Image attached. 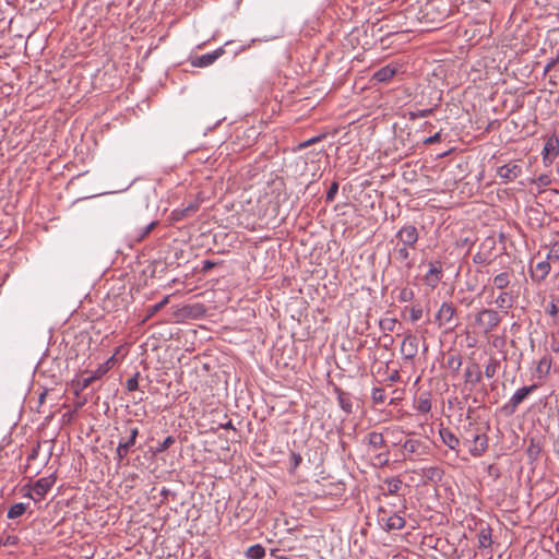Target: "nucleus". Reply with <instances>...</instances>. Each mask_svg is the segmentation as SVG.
<instances>
[{
	"instance_id": "obj_20",
	"label": "nucleus",
	"mask_w": 559,
	"mask_h": 559,
	"mask_svg": "<svg viewBox=\"0 0 559 559\" xmlns=\"http://www.w3.org/2000/svg\"><path fill=\"white\" fill-rule=\"evenodd\" d=\"M552 366V357L549 354L543 355L536 366V373L538 379H545L549 376Z\"/></svg>"
},
{
	"instance_id": "obj_40",
	"label": "nucleus",
	"mask_w": 559,
	"mask_h": 559,
	"mask_svg": "<svg viewBox=\"0 0 559 559\" xmlns=\"http://www.w3.org/2000/svg\"><path fill=\"white\" fill-rule=\"evenodd\" d=\"M176 442L175 437L168 436L163 442L158 444L155 452L160 453L169 449Z\"/></svg>"
},
{
	"instance_id": "obj_63",
	"label": "nucleus",
	"mask_w": 559,
	"mask_h": 559,
	"mask_svg": "<svg viewBox=\"0 0 559 559\" xmlns=\"http://www.w3.org/2000/svg\"><path fill=\"white\" fill-rule=\"evenodd\" d=\"M557 174L559 175V166L557 167Z\"/></svg>"
},
{
	"instance_id": "obj_61",
	"label": "nucleus",
	"mask_w": 559,
	"mask_h": 559,
	"mask_svg": "<svg viewBox=\"0 0 559 559\" xmlns=\"http://www.w3.org/2000/svg\"><path fill=\"white\" fill-rule=\"evenodd\" d=\"M402 510L403 511L406 510V500H405V498H403V500H402Z\"/></svg>"
},
{
	"instance_id": "obj_9",
	"label": "nucleus",
	"mask_w": 559,
	"mask_h": 559,
	"mask_svg": "<svg viewBox=\"0 0 559 559\" xmlns=\"http://www.w3.org/2000/svg\"><path fill=\"white\" fill-rule=\"evenodd\" d=\"M419 341L414 334H407L401 345V354L404 360L413 361L418 353Z\"/></svg>"
},
{
	"instance_id": "obj_11",
	"label": "nucleus",
	"mask_w": 559,
	"mask_h": 559,
	"mask_svg": "<svg viewBox=\"0 0 559 559\" xmlns=\"http://www.w3.org/2000/svg\"><path fill=\"white\" fill-rule=\"evenodd\" d=\"M559 154V139L552 135L546 140L543 148V159L545 164L551 163L552 159Z\"/></svg>"
},
{
	"instance_id": "obj_8",
	"label": "nucleus",
	"mask_w": 559,
	"mask_h": 559,
	"mask_svg": "<svg viewBox=\"0 0 559 559\" xmlns=\"http://www.w3.org/2000/svg\"><path fill=\"white\" fill-rule=\"evenodd\" d=\"M523 174L521 160H511L497 169V175L504 183L514 181Z\"/></svg>"
},
{
	"instance_id": "obj_1",
	"label": "nucleus",
	"mask_w": 559,
	"mask_h": 559,
	"mask_svg": "<svg viewBox=\"0 0 559 559\" xmlns=\"http://www.w3.org/2000/svg\"><path fill=\"white\" fill-rule=\"evenodd\" d=\"M418 240V228L413 224H405L390 240V245L393 246L392 250L390 251V257L394 261L401 263L407 270L413 269L414 259L411 251L416 249Z\"/></svg>"
},
{
	"instance_id": "obj_27",
	"label": "nucleus",
	"mask_w": 559,
	"mask_h": 559,
	"mask_svg": "<svg viewBox=\"0 0 559 559\" xmlns=\"http://www.w3.org/2000/svg\"><path fill=\"white\" fill-rule=\"evenodd\" d=\"M491 528L489 525L481 526L478 532V547L479 548H489L492 544L491 539Z\"/></svg>"
},
{
	"instance_id": "obj_56",
	"label": "nucleus",
	"mask_w": 559,
	"mask_h": 559,
	"mask_svg": "<svg viewBox=\"0 0 559 559\" xmlns=\"http://www.w3.org/2000/svg\"><path fill=\"white\" fill-rule=\"evenodd\" d=\"M17 540L19 538L16 536H8L5 542H4V545L5 546H13V545H16L17 544Z\"/></svg>"
},
{
	"instance_id": "obj_38",
	"label": "nucleus",
	"mask_w": 559,
	"mask_h": 559,
	"mask_svg": "<svg viewBox=\"0 0 559 559\" xmlns=\"http://www.w3.org/2000/svg\"><path fill=\"white\" fill-rule=\"evenodd\" d=\"M324 138H325V134H320V135L313 136L311 139H308L298 144V150L307 148V147L322 141Z\"/></svg>"
},
{
	"instance_id": "obj_33",
	"label": "nucleus",
	"mask_w": 559,
	"mask_h": 559,
	"mask_svg": "<svg viewBox=\"0 0 559 559\" xmlns=\"http://www.w3.org/2000/svg\"><path fill=\"white\" fill-rule=\"evenodd\" d=\"M447 366L448 368L452 369L453 371H459L460 367L462 366V358L460 355H450L447 359Z\"/></svg>"
},
{
	"instance_id": "obj_13",
	"label": "nucleus",
	"mask_w": 559,
	"mask_h": 559,
	"mask_svg": "<svg viewBox=\"0 0 559 559\" xmlns=\"http://www.w3.org/2000/svg\"><path fill=\"white\" fill-rule=\"evenodd\" d=\"M442 277V266L439 261L430 262L429 270L425 276L426 283L431 287H436Z\"/></svg>"
},
{
	"instance_id": "obj_41",
	"label": "nucleus",
	"mask_w": 559,
	"mask_h": 559,
	"mask_svg": "<svg viewBox=\"0 0 559 559\" xmlns=\"http://www.w3.org/2000/svg\"><path fill=\"white\" fill-rule=\"evenodd\" d=\"M417 411L420 413H429L431 409V402L429 399H419L416 406Z\"/></svg>"
},
{
	"instance_id": "obj_2",
	"label": "nucleus",
	"mask_w": 559,
	"mask_h": 559,
	"mask_svg": "<svg viewBox=\"0 0 559 559\" xmlns=\"http://www.w3.org/2000/svg\"><path fill=\"white\" fill-rule=\"evenodd\" d=\"M450 5L443 0H426L420 5L417 19L424 23H439L450 13Z\"/></svg>"
},
{
	"instance_id": "obj_29",
	"label": "nucleus",
	"mask_w": 559,
	"mask_h": 559,
	"mask_svg": "<svg viewBox=\"0 0 559 559\" xmlns=\"http://www.w3.org/2000/svg\"><path fill=\"white\" fill-rule=\"evenodd\" d=\"M27 507L28 504L26 503H23V502H19V503H14L9 510H8V514L7 516L9 519H17L20 516H22L26 510H27Z\"/></svg>"
},
{
	"instance_id": "obj_30",
	"label": "nucleus",
	"mask_w": 559,
	"mask_h": 559,
	"mask_svg": "<svg viewBox=\"0 0 559 559\" xmlns=\"http://www.w3.org/2000/svg\"><path fill=\"white\" fill-rule=\"evenodd\" d=\"M246 556L249 559H262L265 556V549L260 544H257L248 548Z\"/></svg>"
},
{
	"instance_id": "obj_35",
	"label": "nucleus",
	"mask_w": 559,
	"mask_h": 559,
	"mask_svg": "<svg viewBox=\"0 0 559 559\" xmlns=\"http://www.w3.org/2000/svg\"><path fill=\"white\" fill-rule=\"evenodd\" d=\"M413 298H414V292L409 287L402 288L397 296V300L400 302H408V301L413 300Z\"/></svg>"
},
{
	"instance_id": "obj_32",
	"label": "nucleus",
	"mask_w": 559,
	"mask_h": 559,
	"mask_svg": "<svg viewBox=\"0 0 559 559\" xmlns=\"http://www.w3.org/2000/svg\"><path fill=\"white\" fill-rule=\"evenodd\" d=\"M169 301V296L164 297L159 302L150 306L147 308V317H153L155 313H157L159 310H162Z\"/></svg>"
},
{
	"instance_id": "obj_19",
	"label": "nucleus",
	"mask_w": 559,
	"mask_h": 559,
	"mask_svg": "<svg viewBox=\"0 0 559 559\" xmlns=\"http://www.w3.org/2000/svg\"><path fill=\"white\" fill-rule=\"evenodd\" d=\"M200 204H201L200 200L195 199V200L189 202L185 207L175 210L173 212V215L176 219H182V218L190 217L192 214H194L199 210Z\"/></svg>"
},
{
	"instance_id": "obj_36",
	"label": "nucleus",
	"mask_w": 559,
	"mask_h": 559,
	"mask_svg": "<svg viewBox=\"0 0 559 559\" xmlns=\"http://www.w3.org/2000/svg\"><path fill=\"white\" fill-rule=\"evenodd\" d=\"M129 432H130V435H129L128 439H121L120 441L122 443H124L126 445H128L129 448H132L135 444V440L139 436V428L132 427V428H130Z\"/></svg>"
},
{
	"instance_id": "obj_42",
	"label": "nucleus",
	"mask_w": 559,
	"mask_h": 559,
	"mask_svg": "<svg viewBox=\"0 0 559 559\" xmlns=\"http://www.w3.org/2000/svg\"><path fill=\"white\" fill-rule=\"evenodd\" d=\"M337 191H338V182L333 181L326 192V195H325L326 202H329V203L333 202L335 199V195L337 194Z\"/></svg>"
},
{
	"instance_id": "obj_55",
	"label": "nucleus",
	"mask_w": 559,
	"mask_h": 559,
	"mask_svg": "<svg viewBox=\"0 0 559 559\" xmlns=\"http://www.w3.org/2000/svg\"><path fill=\"white\" fill-rule=\"evenodd\" d=\"M428 473H429V477H430V478H433L435 476H437V477H440V476H441V471H440V468H438V467H430V468L428 469Z\"/></svg>"
},
{
	"instance_id": "obj_39",
	"label": "nucleus",
	"mask_w": 559,
	"mask_h": 559,
	"mask_svg": "<svg viewBox=\"0 0 559 559\" xmlns=\"http://www.w3.org/2000/svg\"><path fill=\"white\" fill-rule=\"evenodd\" d=\"M372 401L377 404H381L385 400V391L382 388H374L372 390Z\"/></svg>"
},
{
	"instance_id": "obj_46",
	"label": "nucleus",
	"mask_w": 559,
	"mask_h": 559,
	"mask_svg": "<svg viewBox=\"0 0 559 559\" xmlns=\"http://www.w3.org/2000/svg\"><path fill=\"white\" fill-rule=\"evenodd\" d=\"M140 373L136 372L133 377L129 378L126 382V388L128 391H135L139 386V378Z\"/></svg>"
},
{
	"instance_id": "obj_54",
	"label": "nucleus",
	"mask_w": 559,
	"mask_h": 559,
	"mask_svg": "<svg viewBox=\"0 0 559 559\" xmlns=\"http://www.w3.org/2000/svg\"><path fill=\"white\" fill-rule=\"evenodd\" d=\"M537 181L540 186H548L550 183V179L547 175H542L537 178Z\"/></svg>"
},
{
	"instance_id": "obj_45",
	"label": "nucleus",
	"mask_w": 559,
	"mask_h": 559,
	"mask_svg": "<svg viewBox=\"0 0 559 559\" xmlns=\"http://www.w3.org/2000/svg\"><path fill=\"white\" fill-rule=\"evenodd\" d=\"M156 222H151L143 229H141L140 234L135 237L138 241L143 240L155 227Z\"/></svg>"
},
{
	"instance_id": "obj_16",
	"label": "nucleus",
	"mask_w": 559,
	"mask_h": 559,
	"mask_svg": "<svg viewBox=\"0 0 559 559\" xmlns=\"http://www.w3.org/2000/svg\"><path fill=\"white\" fill-rule=\"evenodd\" d=\"M397 64H386L373 73L372 80L377 82H388L397 73Z\"/></svg>"
},
{
	"instance_id": "obj_43",
	"label": "nucleus",
	"mask_w": 559,
	"mask_h": 559,
	"mask_svg": "<svg viewBox=\"0 0 559 559\" xmlns=\"http://www.w3.org/2000/svg\"><path fill=\"white\" fill-rule=\"evenodd\" d=\"M559 312V300L552 298V300L549 302V305L546 308V313H548L551 317H557Z\"/></svg>"
},
{
	"instance_id": "obj_10",
	"label": "nucleus",
	"mask_w": 559,
	"mask_h": 559,
	"mask_svg": "<svg viewBox=\"0 0 559 559\" xmlns=\"http://www.w3.org/2000/svg\"><path fill=\"white\" fill-rule=\"evenodd\" d=\"M362 442L368 445L369 450L376 452L378 450L388 449L384 437L381 432L370 431L365 437Z\"/></svg>"
},
{
	"instance_id": "obj_5",
	"label": "nucleus",
	"mask_w": 559,
	"mask_h": 559,
	"mask_svg": "<svg viewBox=\"0 0 559 559\" xmlns=\"http://www.w3.org/2000/svg\"><path fill=\"white\" fill-rule=\"evenodd\" d=\"M538 388L537 384L526 385L518 389L510 400L502 406L501 411L510 416L513 415L519 406Z\"/></svg>"
},
{
	"instance_id": "obj_14",
	"label": "nucleus",
	"mask_w": 559,
	"mask_h": 559,
	"mask_svg": "<svg viewBox=\"0 0 559 559\" xmlns=\"http://www.w3.org/2000/svg\"><path fill=\"white\" fill-rule=\"evenodd\" d=\"M56 477L50 475L48 477L39 478L33 486V492L41 498L44 497L53 486Z\"/></svg>"
},
{
	"instance_id": "obj_25",
	"label": "nucleus",
	"mask_w": 559,
	"mask_h": 559,
	"mask_svg": "<svg viewBox=\"0 0 559 559\" xmlns=\"http://www.w3.org/2000/svg\"><path fill=\"white\" fill-rule=\"evenodd\" d=\"M550 263L548 261H540L536 264L532 278L535 282L544 281L550 272Z\"/></svg>"
},
{
	"instance_id": "obj_47",
	"label": "nucleus",
	"mask_w": 559,
	"mask_h": 559,
	"mask_svg": "<svg viewBox=\"0 0 559 559\" xmlns=\"http://www.w3.org/2000/svg\"><path fill=\"white\" fill-rule=\"evenodd\" d=\"M396 322L397 321L395 319H383L380 321V326L382 330L392 332L395 328Z\"/></svg>"
},
{
	"instance_id": "obj_6",
	"label": "nucleus",
	"mask_w": 559,
	"mask_h": 559,
	"mask_svg": "<svg viewBox=\"0 0 559 559\" xmlns=\"http://www.w3.org/2000/svg\"><path fill=\"white\" fill-rule=\"evenodd\" d=\"M456 313V308L452 302H443L439 310L436 313L435 320L439 326H447L450 330H453L457 326V322L454 317Z\"/></svg>"
},
{
	"instance_id": "obj_28",
	"label": "nucleus",
	"mask_w": 559,
	"mask_h": 559,
	"mask_svg": "<svg viewBox=\"0 0 559 559\" xmlns=\"http://www.w3.org/2000/svg\"><path fill=\"white\" fill-rule=\"evenodd\" d=\"M105 373H106V369L100 367V368H98V370L96 372L91 373L87 377H83L82 380L79 382L80 390H85L95 380L99 379Z\"/></svg>"
},
{
	"instance_id": "obj_7",
	"label": "nucleus",
	"mask_w": 559,
	"mask_h": 559,
	"mask_svg": "<svg viewBox=\"0 0 559 559\" xmlns=\"http://www.w3.org/2000/svg\"><path fill=\"white\" fill-rule=\"evenodd\" d=\"M501 322V317L493 309H483L476 317V323L479 324L485 333L493 331Z\"/></svg>"
},
{
	"instance_id": "obj_48",
	"label": "nucleus",
	"mask_w": 559,
	"mask_h": 559,
	"mask_svg": "<svg viewBox=\"0 0 559 559\" xmlns=\"http://www.w3.org/2000/svg\"><path fill=\"white\" fill-rule=\"evenodd\" d=\"M548 260H559V242H555L547 254Z\"/></svg>"
},
{
	"instance_id": "obj_26",
	"label": "nucleus",
	"mask_w": 559,
	"mask_h": 559,
	"mask_svg": "<svg viewBox=\"0 0 559 559\" xmlns=\"http://www.w3.org/2000/svg\"><path fill=\"white\" fill-rule=\"evenodd\" d=\"M475 447L473 449L469 448V452L473 456H480L487 449V437L485 435H475L474 436Z\"/></svg>"
},
{
	"instance_id": "obj_4",
	"label": "nucleus",
	"mask_w": 559,
	"mask_h": 559,
	"mask_svg": "<svg viewBox=\"0 0 559 559\" xmlns=\"http://www.w3.org/2000/svg\"><path fill=\"white\" fill-rule=\"evenodd\" d=\"M402 19L403 15L400 13L386 15L382 20L372 23L371 34L373 36L379 33H385L386 36L395 34L400 32L399 29L402 27L400 22Z\"/></svg>"
},
{
	"instance_id": "obj_44",
	"label": "nucleus",
	"mask_w": 559,
	"mask_h": 559,
	"mask_svg": "<svg viewBox=\"0 0 559 559\" xmlns=\"http://www.w3.org/2000/svg\"><path fill=\"white\" fill-rule=\"evenodd\" d=\"M385 451L383 452H380L378 454H376L374 456V460L377 461V463L380 465V466H384V465H388L389 464V450L388 449H384Z\"/></svg>"
},
{
	"instance_id": "obj_3",
	"label": "nucleus",
	"mask_w": 559,
	"mask_h": 559,
	"mask_svg": "<svg viewBox=\"0 0 559 559\" xmlns=\"http://www.w3.org/2000/svg\"><path fill=\"white\" fill-rule=\"evenodd\" d=\"M394 445L401 447L404 460L408 461L423 460L430 452L429 445L420 439L408 438L403 442H395Z\"/></svg>"
},
{
	"instance_id": "obj_31",
	"label": "nucleus",
	"mask_w": 559,
	"mask_h": 559,
	"mask_svg": "<svg viewBox=\"0 0 559 559\" xmlns=\"http://www.w3.org/2000/svg\"><path fill=\"white\" fill-rule=\"evenodd\" d=\"M499 367H500V361L497 358L491 357L489 359V362L485 367V372H484L485 376L488 379L493 378Z\"/></svg>"
},
{
	"instance_id": "obj_22",
	"label": "nucleus",
	"mask_w": 559,
	"mask_h": 559,
	"mask_svg": "<svg viewBox=\"0 0 559 559\" xmlns=\"http://www.w3.org/2000/svg\"><path fill=\"white\" fill-rule=\"evenodd\" d=\"M464 378L465 382L476 385L481 381L483 372L479 367L474 364L465 369Z\"/></svg>"
},
{
	"instance_id": "obj_15",
	"label": "nucleus",
	"mask_w": 559,
	"mask_h": 559,
	"mask_svg": "<svg viewBox=\"0 0 559 559\" xmlns=\"http://www.w3.org/2000/svg\"><path fill=\"white\" fill-rule=\"evenodd\" d=\"M403 487V480L399 476L385 478L381 487L384 496L397 495Z\"/></svg>"
},
{
	"instance_id": "obj_34",
	"label": "nucleus",
	"mask_w": 559,
	"mask_h": 559,
	"mask_svg": "<svg viewBox=\"0 0 559 559\" xmlns=\"http://www.w3.org/2000/svg\"><path fill=\"white\" fill-rule=\"evenodd\" d=\"M131 448L119 441V444L116 449V460L121 463L126 456L128 455Z\"/></svg>"
},
{
	"instance_id": "obj_62",
	"label": "nucleus",
	"mask_w": 559,
	"mask_h": 559,
	"mask_svg": "<svg viewBox=\"0 0 559 559\" xmlns=\"http://www.w3.org/2000/svg\"><path fill=\"white\" fill-rule=\"evenodd\" d=\"M224 428H227V429H228V428H234V427H233L231 421H228V423L224 426Z\"/></svg>"
},
{
	"instance_id": "obj_60",
	"label": "nucleus",
	"mask_w": 559,
	"mask_h": 559,
	"mask_svg": "<svg viewBox=\"0 0 559 559\" xmlns=\"http://www.w3.org/2000/svg\"><path fill=\"white\" fill-rule=\"evenodd\" d=\"M47 395V391L43 392L40 395H39V403H43L45 397Z\"/></svg>"
},
{
	"instance_id": "obj_23",
	"label": "nucleus",
	"mask_w": 559,
	"mask_h": 559,
	"mask_svg": "<svg viewBox=\"0 0 559 559\" xmlns=\"http://www.w3.org/2000/svg\"><path fill=\"white\" fill-rule=\"evenodd\" d=\"M512 274L510 272H502L497 274L492 278V288H491V295H493V288H497L499 290H506L507 287L510 285Z\"/></svg>"
},
{
	"instance_id": "obj_58",
	"label": "nucleus",
	"mask_w": 559,
	"mask_h": 559,
	"mask_svg": "<svg viewBox=\"0 0 559 559\" xmlns=\"http://www.w3.org/2000/svg\"><path fill=\"white\" fill-rule=\"evenodd\" d=\"M214 266H215V263H214V262H212V261H210V260H205V261H203V267H202V270H203L204 272H207L209 270H211V269H212V267H214Z\"/></svg>"
},
{
	"instance_id": "obj_24",
	"label": "nucleus",
	"mask_w": 559,
	"mask_h": 559,
	"mask_svg": "<svg viewBox=\"0 0 559 559\" xmlns=\"http://www.w3.org/2000/svg\"><path fill=\"white\" fill-rule=\"evenodd\" d=\"M405 523V519L400 515V512H395L385 520L384 528L385 531L402 530L404 528Z\"/></svg>"
},
{
	"instance_id": "obj_50",
	"label": "nucleus",
	"mask_w": 559,
	"mask_h": 559,
	"mask_svg": "<svg viewBox=\"0 0 559 559\" xmlns=\"http://www.w3.org/2000/svg\"><path fill=\"white\" fill-rule=\"evenodd\" d=\"M432 111H433L432 109H421L416 112H411V118L416 119V118L429 117L432 114Z\"/></svg>"
},
{
	"instance_id": "obj_52",
	"label": "nucleus",
	"mask_w": 559,
	"mask_h": 559,
	"mask_svg": "<svg viewBox=\"0 0 559 559\" xmlns=\"http://www.w3.org/2000/svg\"><path fill=\"white\" fill-rule=\"evenodd\" d=\"M549 347H550L551 352L559 353V337H557L556 335L552 334L551 338H550Z\"/></svg>"
},
{
	"instance_id": "obj_17",
	"label": "nucleus",
	"mask_w": 559,
	"mask_h": 559,
	"mask_svg": "<svg viewBox=\"0 0 559 559\" xmlns=\"http://www.w3.org/2000/svg\"><path fill=\"white\" fill-rule=\"evenodd\" d=\"M442 442L451 450L459 452L460 439L449 429L441 428L439 431Z\"/></svg>"
},
{
	"instance_id": "obj_57",
	"label": "nucleus",
	"mask_w": 559,
	"mask_h": 559,
	"mask_svg": "<svg viewBox=\"0 0 559 559\" xmlns=\"http://www.w3.org/2000/svg\"><path fill=\"white\" fill-rule=\"evenodd\" d=\"M473 261L478 264H483L486 261V258L481 253H476L473 258Z\"/></svg>"
},
{
	"instance_id": "obj_53",
	"label": "nucleus",
	"mask_w": 559,
	"mask_h": 559,
	"mask_svg": "<svg viewBox=\"0 0 559 559\" xmlns=\"http://www.w3.org/2000/svg\"><path fill=\"white\" fill-rule=\"evenodd\" d=\"M559 62V51L557 53V57L551 59L545 67L544 69V73H547L548 71H550L557 63Z\"/></svg>"
},
{
	"instance_id": "obj_12",
	"label": "nucleus",
	"mask_w": 559,
	"mask_h": 559,
	"mask_svg": "<svg viewBox=\"0 0 559 559\" xmlns=\"http://www.w3.org/2000/svg\"><path fill=\"white\" fill-rule=\"evenodd\" d=\"M223 53H224V49L218 48L212 52L193 58L191 63L193 67H198V68L209 67L212 63H214Z\"/></svg>"
},
{
	"instance_id": "obj_59",
	"label": "nucleus",
	"mask_w": 559,
	"mask_h": 559,
	"mask_svg": "<svg viewBox=\"0 0 559 559\" xmlns=\"http://www.w3.org/2000/svg\"><path fill=\"white\" fill-rule=\"evenodd\" d=\"M400 379L399 372L394 371L393 374L390 376L391 381H397Z\"/></svg>"
},
{
	"instance_id": "obj_51",
	"label": "nucleus",
	"mask_w": 559,
	"mask_h": 559,
	"mask_svg": "<svg viewBox=\"0 0 559 559\" xmlns=\"http://www.w3.org/2000/svg\"><path fill=\"white\" fill-rule=\"evenodd\" d=\"M440 141H441V132H437L436 134L423 140V144L431 145V144L438 143Z\"/></svg>"
},
{
	"instance_id": "obj_21",
	"label": "nucleus",
	"mask_w": 559,
	"mask_h": 559,
	"mask_svg": "<svg viewBox=\"0 0 559 559\" xmlns=\"http://www.w3.org/2000/svg\"><path fill=\"white\" fill-rule=\"evenodd\" d=\"M335 393L337 394V401L340 407L346 413L352 414L353 413V402L352 396L349 393L343 391L340 388H335Z\"/></svg>"
},
{
	"instance_id": "obj_49",
	"label": "nucleus",
	"mask_w": 559,
	"mask_h": 559,
	"mask_svg": "<svg viewBox=\"0 0 559 559\" xmlns=\"http://www.w3.org/2000/svg\"><path fill=\"white\" fill-rule=\"evenodd\" d=\"M290 461L293 464L292 471H295L302 462V457L299 453L292 452L290 454Z\"/></svg>"
},
{
	"instance_id": "obj_37",
	"label": "nucleus",
	"mask_w": 559,
	"mask_h": 559,
	"mask_svg": "<svg viewBox=\"0 0 559 559\" xmlns=\"http://www.w3.org/2000/svg\"><path fill=\"white\" fill-rule=\"evenodd\" d=\"M423 317V308L419 305H414L409 308V319L412 322H417Z\"/></svg>"
},
{
	"instance_id": "obj_18",
	"label": "nucleus",
	"mask_w": 559,
	"mask_h": 559,
	"mask_svg": "<svg viewBox=\"0 0 559 559\" xmlns=\"http://www.w3.org/2000/svg\"><path fill=\"white\" fill-rule=\"evenodd\" d=\"M515 296L507 290H500V294L495 299V305L501 310L511 309L515 302Z\"/></svg>"
}]
</instances>
